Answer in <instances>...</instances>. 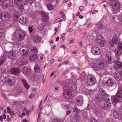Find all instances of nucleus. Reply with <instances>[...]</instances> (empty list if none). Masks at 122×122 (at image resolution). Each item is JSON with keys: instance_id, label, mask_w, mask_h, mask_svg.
<instances>
[{"instance_id": "cd10ccee", "label": "nucleus", "mask_w": 122, "mask_h": 122, "mask_svg": "<svg viewBox=\"0 0 122 122\" xmlns=\"http://www.w3.org/2000/svg\"><path fill=\"white\" fill-rule=\"evenodd\" d=\"M34 69L35 71L36 72H39L40 71L41 69L40 67L37 64H35Z\"/></svg>"}, {"instance_id": "b1692460", "label": "nucleus", "mask_w": 122, "mask_h": 122, "mask_svg": "<svg viewBox=\"0 0 122 122\" xmlns=\"http://www.w3.org/2000/svg\"><path fill=\"white\" fill-rule=\"evenodd\" d=\"M32 54L37 55L38 52V50L36 47H32L31 48Z\"/></svg>"}, {"instance_id": "1a4fd4ad", "label": "nucleus", "mask_w": 122, "mask_h": 122, "mask_svg": "<svg viewBox=\"0 0 122 122\" xmlns=\"http://www.w3.org/2000/svg\"><path fill=\"white\" fill-rule=\"evenodd\" d=\"M106 59H107L108 63L110 64L114 62V60L113 59V57L112 55V53L110 51H107L106 52Z\"/></svg>"}, {"instance_id": "4c0bfd02", "label": "nucleus", "mask_w": 122, "mask_h": 122, "mask_svg": "<svg viewBox=\"0 0 122 122\" xmlns=\"http://www.w3.org/2000/svg\"><path fill=\"white\" fill-rule=\"evenodd\" d=\"M13 18L15 20H17L19 19V16L17 15L14 14V15Z\"/></svg>"}, {"instance_id": "ea45409f", "label": "nucleus", "mask_w": 122, "mask_h": 122, "mask_svg": "<svg viewBox=\"0 0 122 122\" xmlns=\"http://www.w3.org/2000/svg\"><path fill=\"white\" fill-rule=\"evenodd\" d=\"M53 88L56 91L59 89V86L58 85H55L53 86Z\"/></svg>"}, {"instance_id": "dca6fc26", "label": "nucleus", "mask_w": 122, "mask_h": 122, "mask_svg": "<svg viewBox=\"0 0 122 122\" xmlns=\"http://www.w3.org/2000/svg\"><path fill=\"white\" fill-rule=\"evenodd\" d=\"M28 62L27 60H18L17 61L16 63L19 66H21L25 65Z\"/></svg>"}, {"instance_id": "69168bd1", "label": "nucleus", "mask_w": 122, "mask_h": 122, "mask_svg": "<svg viewBox=\"0 0 122 122\" xmlns=\"http://www.w3.org/2000/svg\"><path fill=\"white\" fill-rule=\"evenodd\" d=\"M73 30V29L71 28H69L68 30V32H70L72 31Z\"/></svg>"}, {"instance_id": "2eb2a0df", "label": "nucleus", "mask_w": 122, "mask_h": 122, "mask_svg": "<svg viewBox=\"0 0 122 122\" xmlns=\"http://www.w3.org/2000/svg\"><path fill=\"white\" fill-rule=\"evenodd\" d=\"M95 41L97 43L102 47H104L105 46V42L103 39L101 40L100 39H95Z\"/></svg>"}, {"instance_id": "9b49d317", "label": "nucleus", "mask_w": 122, "mask_h": 122, "mask_svg": "<svg viewBox=\"0 0 122 122\" xmlns=\"http://www.w3.org/2000/svg\"><path fill=\"white\" fill-rule=\"evenodd\" d=\"M94 76L88 75L87 76V81L88 85L90 86L94 85L95 81Z\"/></svg>"}, {"instance_id": "09e8293b", "label": "nucleus", "mask_w": 122, "mask_h": 122, "mask_svg": "<svg viewBox=\"0 0 122 122\" xmlns=\"http://www.w3.org/2000/svg\"><path fill=\"white\" fill-rule=\"evenodd\" d=\"M29 33H31L33 29L32 27H29Z\"/></svg>"}, {"instance_id": "7c9ffc66", "label": "nucleus", "mask_w": 122, "mask_h": 122, "mask_svg": "<svg viewBox=\"0 0 122 122\" xmlns=\"http://www.w3.org/2000/svg\"><path fill=\"white\" fill-rule=\"evenodd\" d=\"M22 1L23 0H14L15 4L16 6L19 5Z\"/></svg>"}, {"instance_id": "0eeeda50", "label": "nucleus", "mask_w": 122, "mask_h": 122, "mask_svg": "<svg viewBox=\"0 0 122 122\" xmlns=\"http://www.w3.org/2000/svg\"><path fill=\"white\" fill-rule=\"evenodd\" d=\"M9 14L6 11L3 12L0 15V18L3 21L8 20L10 18Z\"/></svg>"}, {"instance_id": "393cba45", "label": "nucleus", "mask_w": 122, "mask_h": 122, "mask_svg": "<svg viewBox=\"0 0 122 122\" xmlns=\"http://www.w3.org/2000/svg\"><path fill=\"white\" fill-rule=\"evenodd\" d=\"M22 81L26 89H28L29 87L30 86L27 83L26 80L24 79H22Z\"/></svg>"}, {"instance_id": "ddd939ff", "label": "nucleus", "mask_w": 122, "mask_h": 122, "mask_svg": "<svg viewBox=\"0 0 122 122\" xmlns=\"http://www.w3.org/2000/svg\"><path fill=\"white\" fill-rule=\"evenodd\" d=\"M91 52L93 54L98 55L100 53V51L98 47L95 46L92 48Z\"/></svg>"}, {"instance_id": "79ce46f5", "label": "nucleus", "mask_w": 122, "mask_h": 122, "mask_svg": "<svg viewBox=\"0 0 122 122\" xmlns=\"http://www.w3.org/2000/svg\"><path fill=\"white\" fill-rule=\"evenodd\" d=\"M19 9L21 11H23L24 10L23 5L22 4L20 5L19 7Z\"/></svg>"}, {"instance_id": "a211bd4d", "label": "nucleus", "mask_w": 122, "mask_h": 122, "mask_svg": "<svg viewBox=\"0 0 122 122\" xmlns=\"http://www.w3.org/2000/svg\"><path fill=\"white\" fill-rule=\"evenodd\" d=\"M122 66V62L121 63L119 61H116L115 64L114 65L115 68L116 69H118Z\"/></svg>"}, {"instance_id": "bf43d9fd", "label": "nucleus", "mask_w": 122, "mask_h": 122, "mask_svg": "<svg viewBox=\"0 0 122 122\" xmlns=\"http://www.w3.org/2000/svg\"><path fill=\"white\" fill-rule=\"evenodd\" d=\"M35 97V95L34 94H31L29 96L30 98H32Z\"/></svg>"}, {"instance_id": "a18cd8bd", "label": "nucleus", "mask_w": 122, "mask_h": 122, "mask_svg": "<svg viewBox=\"0 0 122 122\" xmlns=\"http://www.w3.org/2000/svg\"><path fill=\"white\" fill-rule=\"evenodd\" d=\"M76 103L77 104V105L79 106H82L83 104V103H82V104H81V102L80 101H76Z\"/></svg>"}, {"instance_id": "c9c22d12", "label": "nucleus", "mask_w": 122, "mask_h": 122, "mask_svg": "<svg viewBox=\"0 0 122 122\" xmlns=\"http://www.w3.org/2000/svg\"><path fill=\"white\" fill-rule=\"evenodd\" d=\"M115 53L117 57L119 56L121 54V52L120 50H117L115 51Z\"/></svg>"}, {"instance_id": "37998d69", "label": "nucleus", "mask_w": 122, "mask_h": 122, "mask_svg": "<svg viewBox=\"0 0 122 122\" xmlns=\"http://www.w3.org/2000/svg\"><path fill=\"white\" fill-rule=\"evenodd\" d=\"M22 92V91L21 88H19L17 90V92L18 93H20Z\"/></svg>"}, {"instance_id": "f03ea898", "label": "nucleus", "mask_w": 122, "mask_h": 122, "mask_svg": "<svg viewBox=\"0 0 122 122\" xmlns=\"http://www.w3.org/2000/svg\"><path fill=\"white\" fill-rule=\"evenodd\" d=\"M25 36V33L19 29H16L12 35L13 37L19 41L23 40Z\"/></svg>"}, {"instance_id": "6e6552de", "label": "nucleus", "mask_w": 122, "mask_h": 122, "mask_svg": "<svg viewBox=\"0 0 122 122\" xmlns=\"http://www.w3.org/2000/svg\"><path fill=\"white\" fill-rule=\"evenodd\" d=\"M5 82L11 85L15 81V78L12 76H9L5 77L4 80Z\"/></svg>"}, {"instance_id": "338daca9", "label": "nucleus", "mask_w": 122, "mask_h": 122, "mask_svg": "<svg viewBox=\"0 0 122 122\" xmlns=\"http://www.w3.org/2000/svg\"><path fill=\"white\" fill-rule=\"evenodd\" d=\"M28 0L31 5L32 3H34L33 2V0Z\"/></svg>"}, {"instance_id": "774afa93", "label": "nucleus", "mask_w": 122, "mask_h": 122, "mask_svg": "<svg viewBox=\"0 0 122 122\" xmlns=\"http://www.w3.org/2000/svg\"><path fill=\"white\" fill-rule=\"evenodd\" d=\"M11 120V119L9 117L8 118V117H7V122H9Z\"/></svg>"}, {"instance_id": "c85d7f7f", "label": "nucleus", "mask_w": 122, "mask_h": 122, "mask_svg": "<svg viewBox=\"0 0 122 122\" xmlns=\"http://www.w3.org/2000/svg\"><path fill=\"white\" fill-rule=\"evenodd\" d=\"M76 101H81V104L82 103H83V98L82 96H79L77 97L76 98Z\"/></svg>"}, {"instance_id": "de8ad7c7", "label": "nucleus", "mask_w": 122, "mask_h": 122, "mask_svg": "<svg viewBox=\"0 0 122 122\" xmlns=\"http://www.w3.org/2000/svg\"><path fill=\"white\" fill-rule=\"evenodd\" d=\"M41 25L43 27H45L46 25V22L43 21H42L41 23Z\"/></svg>"}, {"instance_id": "49530a36", "label": "nucleus", "mask_w": 122, "mask_h": 122, "mask_svg": "<svg viewBox=\"0 0 122 122\" xmlns=\"http://www.w3.org/2000/svg\"><path fill=\"white\" fill-rule=\"evenodd\" d=\"M97 27L100 28H102L103 27L102 25V24L101 23H100L97 24Z\"/></svg>"}, {"instance_id": "c03bdc74", "label": "nucleus", "mask_w": 122, "mask_h": 122, "mask_svg": "<svg viewBox=\"0 0 122 122\" xmlns=\"http://www.w3.org/2000/svg\"><path fill=\"white\" fill-rule=\"evenodd\" d=\"M19 45H20L18 44V43L15 42L13 44V46L15 47H19Z\"/></svg>"}, {"instance_id": "20e7f679", "label": "nucleus", "mask_w": 122, "mask_h": 122, "mask_svg": "<svg viewBox=\"0 0 122 122\" xmlns=\"http://www.w3.org/2000/svg\"><path fill=\"white\" fill-rule=\"evenodd\" d=\"M13 1L10 0H0V5L4 9L10 7H13Z\"/></svg>"}, {"instance_id": "aec40b11", "label": "nucleus", "mask_w": 122, "mask_h": 122, "mask_svg": "<svg viewBox=\"0 0 122 122\" xmlns=\"http://www.w3.org/2000/svg\"><path fill=\"white\" fill-rule=\"evenodd\" d=\"M10 72L11 74L17 75L20 73V70L18 68H14L11 70Z\"/></svg>"}, {"instance_id": "4468645a", "label": "nucleus", "mask_w": 122, "mask_h": 122, "mask_svg": "<svg viewBox=\"0 0 122 122\" xmlns=\"http://www.w3.org/2000/svg\"><path fill=\"white\" fill-rule=\"evenodd\" d=\"M8 58L11 60H15V53L13 52V51H11L9 52Z\"/></svg>"}, {"instance_id": "f3484780", "label": "nucleus", "mask_w": 122, "mask_h": 122, "mask_svg": "<svg viewBox=\"0 0 122 122\" xmlns=\"http://www.w3.org/2000/svg\"><path fill=\"white\" fill-rule=\"evenodd\" d=\"M30 71V68H27L26 66H24L22 69V72L25 75H29Z\"/></svg>"}, {"instance_id": "c756f323", "label": "nucleus", "mask_w": 122, "mask_h": 122, "mask_svg": "<svg viewBox=\"0 0 122 122\" xmlns=\"http://www.w3.org/2000/svg\"><path fill=\"white\" fill-rule=\"evenodd\" d=\"M75 120L78 121H80V117L78 114H76L74 116V117Z\"/></svg>"}, {"instance_id": "4d7b16f0", "label": "nucleus", "mask_w": 122, "mask_h": 122, "mask_svg": "<svg viewBox=\"0 0 122 122\" xmlns=\"http://www.w3.org/2000/svg\"><path fill=\"white\" fill-rule=\"evenodd\" d=\"M3 31L2 30H0V37L2 36L3 34Z\"/></svg>"}, {"instance_id": "6ab92c4d", "label": "nucleus", "mask_w": 122, "mask_h": 122, "mask_svg": "<svg viewBox=\"0 0 122 122\" xmlns=\"http://www.w3.org/2000/svg\"><path fill=\"white\" fill-rule=\"evenodd\" d=\"M27 17H24L20 19L19 20V22L21 24H25L28 20Z\"/></svg>"}, {"instance_id": "9d476101", "label": "nucleus", "mask_w": 122, "mask_h": 122, "mask_svg": "<svg viewBox=\"0 0 122 122\" xmlns=\"http://www.w3.org/2000/svg\"><path fill=\"white\" fill-rule=\"evenodd\" d=\"M100 93L104 97H106V98L105 99V101L107 103H110L112 102V100H110V99L108 98V97H109L108 94L105 92L104 90L102 88H101L100 90Z\"/></svg>"}, {"instance_id": "a878e982", "label": "nucleus", "mask_w": 122, "mask_h": 122, "mask_svg": "<svg viewBox=\"0 0 122 122\" xmlns=\"http://www.w3.org/2000/svg\"><path fill=\"white\" fill-rule=\"evenodd\" d=\"M106 84L108 86H112L113 84V81L111 79H108L107 81Z\"/></svg>"}, {"instance_id": "f704fd0d", "label": "nucleus", "mask_w": 122, "mask_h": 122, "mask_svg": "<svg viewBox=\"0 0 122 122\" xmlns=\"http://www.w3.org/2000/svg\"><path fill=\"white\" fill-rule=\"evenodd\" d=\"M112 43L113 44H117L118 43V40L116 37H114L112 38Z\"/></svg>"}, {"instance_id": "5fc2aeb1", "label": "nucleus", "mask_w": 122, "mask_h": 122, "mask_svg": "<svg viewBox=\"0 0 122 122\" xmlns=\"http://www.w3.org/2000/svg\"><path fill=\"white\" fill-rule=\"evenodd\" d=\"M61 20L60 21V19H58L55 20V23H57L58 22H61Z\"/></svg>"}, {"instance_id": "0e129e2a", "label": "nucleus", "mask_w": 122, "mask_h": 122, "mask_svg": "<svg viewBox=\"0 0 122 122\" xmlns=\"http://www.w3.org/2000/svg\"><path fill=\"white\" fill-rule=\"evenodd\" d=\"M118 114L117 112L116 111H115L113 113V114L114 115L116 114L117 116H118Z\"/></svg>"}, {"instance_id": "72a5a7b5", "label": "nucleus", "mask_w": 122, "mask_h": 122, "mask_svg": "<svg viewBox=\"0 0 122 122\" xmlns=\"http://www.w3.org/2000/svg\"><path fill=\"white\" fill-rule=\"evenodd\" d=\"M94 90H86L85 92V94L86 95H90L93 92H94Z\"/></svg>"}, {"instance_id": "e2e57ef3", "label": "nucleus", "mask_w": 122, "mask_h": 122, "mask_svg": "<svg viewBox=\"0 0 122 122\" xmlns=\"http://www.w3.org/2000/svg\"><path fill=\"white\" fill-rule=\"evenodd\" d=\"M98 12V10H94L92 12V14L93 15L95 14V13L97 12Z\"/></svg>"}, {"instance_id": "8fccbe9b", "label": "nucleus", "mask_w": 122, "mask_h": 122, "mask_svg": "<svg viewBox=\"0 0 122 122\" xmlns=\"http://www.w3.org/2000/svg\"><path fill=\"white\" fill-rule=\"evenodd\" d=\"M7 110L8 113H10L11 112V109L10 107H8L7 108Z\"/></svg>"}, {"instance_id": "f8f14e48", "label": "nucleus", "mask_w": 122, "mask_h": 122, "mask_svg": "<svg viewBox=\"0 0 122 122\" xmlns=\"http://www.w3.org/2000/svg\"><path fill=\"white\" fill-rule=\"evenodd\" d=\"M20 53L22 54H24L22 55V57L23 58L25 59L27 57L29 56V51L27 50L21 48L19 50Z\"/></svg>"}, {"instance_id": "7ed1b4c3", "label": "nucleus", "mask_w": 122, "mask_h": 122, "mask_svg": "<svg viewBox=\"0 0 122 122\" xmlns=\"http://www.w3.org/2000/svg\"><path fill=\"white\" fill-rule=\"evenodd\" d=\"M71 88L65 86L64 87L63 96L66 98L71 99L72 98Z\"/></svg>"}, {"instance_id": "58836bf2", "label": "nucleus", "mask_w": 122, "mask_h": 122, "mask_svg": "<svg viewBox=\"0 0 122 122\" xmlns=\"http://www.w3.org/2000/svg\"><path fill=\"white\" fill-rule=\"evenodd\" d=\"M80 76L81 78V81H82V80L83 81H84L86 79L85 76H83L81 74Z\"/></svg>"}, {"instance_id": "5701e85b", "label": "nucleus", "mask_w": 122, "mask_h": 122, "mask_svg": "<svg viewBox=\"0 0 122 122\" xmlns=\"http://www.w3.org/2000/svg\"><path fill=\"white\" fill-rule=\"evenodd\" d=\"M37 55L32 54L30 57L29 60L35 62L37 59Z\"/></svg>"}, {"instance_id": "680f3d73", "label": "nucleus", "mask_w": 122, "mask_h": 122, "mask_svg": "<svg viewBox=\"0 0 122 122\" xmlns=\"http://www.w3.org/2000/svg\"><path fill=\"white\" fill-rule=\"evenodd\" d=\"M42 56L41 55H40L39 56L38 58V59H39V57H40V60H42L43 59V57H42Z\"/></svg>"}, {"instance_id": "473e14b6", "label": "nucleus", "mask_w": 122, "mask_h": 122, "mask_svg": "<svg viewBox=\"0 0 122 122\" xmlns=\"http://www.w3.org/2000/svg\"><path fill=\"white\" fill-rule=\"evenodd\" d=\"M42 17L45 19H48L49 17V14L46 12H43L42 13Z\"/></svg>"}, {"instance_id": "e433bc0d", "label": "nucleus", "mask_w": 122, "mask_h": 122, "mask_svg": "<svg viewBox=\"0 0 122 122\" xmlns=\"http://www.w3.org/2000/svg\"><path fill=\"white\" fill-rule=\"evenodd\" d=\"M73 111L77 113H79L81 112V111L77 107H75L73 108Z\"/></svg>"}, {"instance_id": "423d86ee", "label": "nucleus", "mask_w": 122, "mask_h": 122, "mask_svg": "<svg viewBox=\"0 0 122 122\" xmlns=\"http://www.w3.org/2000/svg\"><path fill=\"white\" fill-rule=\"evenodd\" d=\"M110 4L112 6L113 10L116 12H117L119 9L120 4L117 0H110Z\"/></svg>"}, {"instance_id": "6e6d98bb", "label": "nucleus", "mask_w": 122, "mask_h": 122, "mask_svg": "<svg viewBox=\"0 0 122 122\" xmlns=\"http://www.w3.org/2000/svg\"><path fill=\"white\" fill-rule=\"evenodd\" d=\"M91 122H97L95 119L92 118L91 120Z\"/></svg>"}, {"instance_id": "864d4df0", "label": "nucleus", "mask_w": 122, "mask_h": 122, "mask_svg": "<svg viewBox=\"0 0 122 122\" xmlns=\"http://www.w3.org/2000/svg\"><path fill=\"white\" fill-rule=\"evenodd\" d=\"M71 112L70 110H67L66 112V115L67 116L68 115L71 113Z\"/></svg>"}, {"instance_id": "052dcab7", "label": "nucleus", "mask_w": 122, "mask_h": 122, "mask_svg": "<svg viewBox=\"0 0 122 122\" xmlns=\"http://www.w3.org/2000/svg\"><path fill=\"white\" fill-rule=\"evenodd\" d=\"M54 121L55 122H60L61 121L60 120H59L58 119L56 118H55L54 119Z\"/></svg>"}, {"instance_id": "13d9d810", "label": "nucleus", "mask_w": 122, "mask_h": 122, "mask_svg": "<svg viewBox=\"0 0 122 122\" xmlns=\"http://www.w3.org/2000/svg\"><path fill=\"white\" fill-rule=\"evenodd\" d=\"M84 9V7L82 6H80L79 8V10L81 11H82Z\"/></svg>"}, {"instance_id": "a19ab883", "label": "nucleus", "mask_w": 122, "mask_h": 122, "mask_svg": "<svg viewBox=\"0 0 122 122\" xmlns=\"http://www.w3.org/2000/svg\"><path fill=\"white\" fill-rule=\"evenodd\" d=\"M117 47L119 50L122 49V43L121 42L119 43Z\"/></svg>"}, {"instance_id": "39448f33", "label": "nucleus", "mask_w": 122, "mask_h": 122, "mask_svg": "<svg viewBox=\"0 0 122 122\" xmlns=\"http://www.w3.org/2000/svg\"><path fill=\"white\" fill-rule=\"evenodd\" d=\"M93 68L95 71L99 70L104 68V63L102 60H98L94 61Z\"/></svg>"}, {"instance_id": "2f4dec72", "label": "nucleus", "mask_w": 122, "mask_h": 122, "mask_svg": "<svg viewBox=\"0 0 122 122\" xmlns=\"http://www.w3.org/2000/svg\"><path fill=\"white\" fill-rule=\"evenodd\" d=\"M47 7L48 9L50 10H52L54 8V6L51 3L47 5Z\"/></svg>"}, {"instance_id": "412c9836", "label": "nucleus", "mask_w": 122, "mask_h": 122, "mask_svg": "<svg viewBox=\"0 0 122 122\" xmlns=\"http://www.w3.org/2000/svg\"><path fill=\"white\" fill-rule=\"evenodd\" d=\"M41 40V38L37 35L35 36L33 38V41L35 43L39 42Z\"/></svg>"}, {"instance_id": "3c124183", "label": "nucleus", "mask_w": 122, "mask_h": 122, "mask_svg": "<svg viewBox=\"0 0 122 122\" xmlns=\"http://www.w3.org/2000/svg\"><path fill=\"white\" fill-rule=\"evenodd\" d=\"M5 61V59L4 58L2 59H0V66Z\"/></svg>"}, {"instance_id": "603ef678", "label": "nucleus", "mask_w": 122, "mask_h": 122, "mask_svg": "<svg viewBox=\"0 0 122 122\" xmlns=\"http://www.w3.org/2000/svg\"><path fill=\"white\" fill-rule=\"evenodd\" d=\"M120 10V12L121 14H122V4L120 6V7H119V9Z\"/></svg>"}, {"instance_id": "f257e3e1", "label": "nucleus", "mask_w": 122, "mask_h": 122, "mask_svg": "<svg viewBox=\"0 0 122 122\" xmlns=\"http://www.w3.org/2000/svg\"><path fill=\"white\" fill-rule=\"evenodd\" d=\"M112 102L116 103L118 102H122V89L119 87L116 94L115 96H111Z\"/></svg>"}, {"instance_id": "4be33fe9", "label": "nucleus", "mask_w": 122, "mask_h": 122, "mask_svg": "<svg viewBox=\"0 0 122 122\" xmlns=\"http://www.w3.org/2000/svg\"><path fill=\"white\" fill-rule=\"evenodd\" d=\"M102 99V95L100 94H97L95 97L94 100L96 102H98L100 101Z\"/></svg>"}, {"instance_id": "bb28decb", "label": "nucleus", "mask_w": 122, "mask_h": 122, "mask_svg": "<svg viewBox=\"0 0 122 122\" xmlns=\"http://www.w3.org/2000/svg\"><path fill=\"white\" fill-rule=\"evenodd\" d=\"M112 103H113L112 102ZM108 104H109L105 103L104 104L102 105V107L103 109L105 110H107V109H108L110 107V103H108Z\"/></svg>"}]
</instances>
